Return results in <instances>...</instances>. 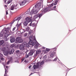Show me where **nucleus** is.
I'll use <instances>...</instances> for the list:
<instances>
[{"label": "nucleus", "instance_id": "1", "mask_svg": "<svg viewBox=\"0 0 76 76\" xmlns=\"http://www.w3.org/2000/svg\"><path fill=\"white\" fill-rule=\"evenodd\" d=\"M29 39H30V41L28 43L30 45H31L32 46H34V45H35L34 42L35 43V44H36V45H39V43L37 42V40H36L35 39H34L32 37H29ZM32 41L34 42H32Z\"/></svg>", "mask_w": 76, "mask_h": 76}, {"label": "nucleus", "instance_id": "2", "mask_svg": "<svg viewBox=\"0 0 76 76\" xmlns=\"http://www.w3.org/2000/svg\"><path fill=\"white\" fill-rule=\"evenodd\" d=\"M2 51H3V53L5 56H7L9 52V48L7 47L5 48H3L1 49Z\"/></svg>", "mask_w": 76, "mask_h": 76}, {"label": "nucleus", "instance_id": "3", "mask_svg": "<svg viewBox=\"0 0 76 76\" xmlns=\"http://www.w3.org/2000/svg\"><path fill=\"white\" fill-rule=\"evenodd\" d=\"M42 4H43V1H40L35 5L34 8H37V9L40 10L41 8V5L42 6H43Z\"/></svg>", "mask_w": 76, "mask_h": 76}, {"label": "nucleus", "instance_id": "4", "mask_svg": "<svg viewBox=\"0 0 76 76\" xmlns=\"http://www.w3.org/2000/svg\"><path fill=\"white\" fill-rule=\"evenodd\" d=\"M50 10H51V7H49L48 8H45V9H42L41 11V13H42L41 14H42V15L44 14L45 12H49V11H50Z\"/></svg>", "mask_w": 76, "mask_h": 76}, {"label": "nucleus", "instance_id": "5", "mask_svg": "<svg viewBox=\"0 0 76 76\" xmlns=\"http://www.w3.org/2000/svg\"><path fill=\"white\" fill-rule=\"evenodd\" d=\"M42 16V13H38L37 14L35 15L33 17V20H35V19H37L38 18H39V19L38 20H39V19L41 18V16Z\"/></svg>", "mask_w": 76, "mask_h": 76}, {"label": "nucleus", "instance_id": "6", "mask_svg": "<svg viewBox=\"0 0 76 76\" xmlns=\"http://www.w3.org/2000/svg\"><path fill=\"white\" fill-rule=\"evenodd\" d=\"M23 42V40L21 39L20 37H18L16 39V43H21Z\"/></svg>", "mask_w": 76, "mask_h": 76}, {"label": "nucleus", "instance_id": "7", "mask_svg": "<svg viewBox=\"0 0 76 76\" xmlns=\"http://www.w3.org/2000/svg\"><path fill=\"white\" fill-rule=\"evenodd\" d=\"M25 44L23 43V45H20V49L21 51H25V50H26V48L25 47Z\"/></svg>", "mask_w": 76, "mask_h": 76}, {"label": "nucleus", "instance_id": "8", "mask_svg": "<svg viewBox=\"0 0 76 76\" xmlns=\"http://www.w3.org/2000/svg\"><path fill=\"white\" fill-rule=\"evenodd\" d=\"M22 19V17L20 16L19 17H18L17 18H15L14 19L12 22V24H13V23H14L15 21H16L17 20H18V22L20 20V19Z\"/></svg>", "mask_w": 76, "mask_h": 76}, {"label": "nucleus", "instance_id": "9", "mask_svg": "<svg viewBox=\"0 0 76 76\" xmlns=\"http://www.w3.org/2000/svg\"><path fill=\"white\" fill-rule=\"evenodd\" d=\"M28 0H24L23 1H22L21 3H20V6H22L25 5L26 3L28 2Z\"/></svg>", "mask_w": 76, "mask_h": 76}, {"label": "nucleus", "instance_id": "10", "mask_svg": "<svg viewBox=\"0 0 76 76\" xmlns=\"http://www.w3.org/2000/svg\"><path fill=\"white\" fill-rule=\"evenodd\" d=\"M36 9L35 10H34V14H37V13H38V11H39V9H38V8H34V9Z\"/></svg>", "mask_w": 76, "mask_h": 76}, {"label": "nucleus", "instance_id": "11", "mask_svg": "<svg viewBox=\"0 0 76 76\" xmlns=\"http://www.w3.org/2000/svg\"><path fill=\"white\" fill-rule=\"evenodd\" d=\"M8 69H9V67L7 66H6V69H5V73L4 75V76H6V74H7V73L8 72Z\"/></svg>", "mask_w": 76, "mask_h": 76}, {"label": "nucleus", "instance_id": "12", "mask_svg": "<svg viewBox=\"0 0 76 76\" xmlns=\"http://www.w3.org/2000/svg\"><path fill=\"white\" fill-rule=\"evenodd\" d=\"M25 15L26 16H28L29 15H30V10H28L27 11L25 12Z\"/></svg>", "mask_w": 76, "mask_h": 76}, {"label": "nucleus", "instance_id": "13", "mask_svg": "<svg viewBox=\"0 0 76 76\" xmlns=\"http://www.w3.org/2000/svg\"><path fill=\"white\" fill-rule=\"evenodd\" d=\"M23 44H24V47H25V48H26V47H29V43L28 44H26V42H24L23 43Z\"/></svg>", "mask_w": 76, "mask_h": 76}, {"label": "nucleus", "instance_id": "14", "mask_svg": "<svg viewBox=\"0 0 76 76\" xmlns=\"http://www.w3.org/2000/svg\"><path fill=\"white\" fill-rule=\"evenodd\" d=\"M34 9H35V7H33V9L31 10V12H30V15H32V14H34Z\"/></svg>", "mask_w": 76, "mask_h": 76}, {"label": "nucleus", "instance_id": "15", "mask_svg": "<svg viewBox=\"0 0 76 76\" xmlns=\"http://www.w3.org/2000/svg\"><path fill=\"white\" fill-rule=\"evenodd\" d=\"M26 20H27V22H31V19L29 18L28 17H27L26 18Z\"/></svg>", "mask_w": 76, "mask_h": 76}, {"label": "nucleus", "instance_id": "16", "mask_svg": "<svg viewBox=\"0 0 76 76\" xmlns=\"http://www.w3.org/2000/svg\"><path fill=\"white\" fill-rule=\"evenodd\" d=\"M15 39L14 38H12L10 40V41L12 43V42H14L15 41Z\"/></svg>", "mask_w": 76, "mask_h": 76}, {"label": "nucleus", "instance_id": "17", "mask_svg": "<svg viewBox=\"0 0 76 76\" xmlns=\"http://www.w3.org/2000/svg\"><path fill=\"white\" fill-rule=\"evenodd\" d=\"M20 24H21V23H20V24H18L16 26V27L17 28V30H19V28L20 27Z\"/></svg>", "mask_w": 76, "mask_h": 76}, {"label": "nucleus", "instance_id": "18", "mask_svg": "<svg viewBox=\"0 0 76 76\" xmlns=\"http://www.w3.org/2000/svg\"><path fill=\"white\" fill-rule=\"evenodd\" d=\"M28 22L27 21H25L23 23V25L25 26H26L28 25Z\"/></svg>", "mask_w": 76, "mask_h": 76}, {"label": "nucleus", "instance_id": "19", "mask_svg": "<svg viewBox=\"0 0 76 76\" xmlns=\"http://www.w3.org/2000/svg\"><path fill=\"white\" fill-rule=\"evenodd\" d=\"M20 32L21 34H23V32H25V31L23 29H21L20 31Z\"/></svg>", "mask_w": 76, "mask_h": 76}, {"label": "nucleus", "instance_id": "20", "mask_svg": "<svg viewBox=\"0 0 76 76\" xmlns=\"http://www.w3.org/2000/svg\"><path fill=\"white\" fill-rule=\"evenodd\" d=\"M15 51V50L13 49H12L11 51H10V53H12V54H13V53H14V51Z\"/></svg>", "mask_w": 76, "mask_h": 76}, {"label": "nucleus", "instance_id": "21", "mask_svg": "<svg viewBox=\"0 0 76 76\" xmlns=\"http://www.w3.org/2000/svg\"><path fill=\"white\" fill-rule=\"evenodd\" d=\"M3 43H4V41L3 40L0 41V45H1Z\"/></svg>", "mask_w": 76, "mask_h": 76}, {"label": "nucleus", "instance_id": "22", "mask_svg": "<svg viewBox=\"0 0 76 76\" xmlns=\"http://www.w3.org/2000/svg\"><path fill=\"white\" fill-rule=\"evenodd\" d=\"M47 59V56L45 55L44 56L43 58V59L44 60H45Z\"/></svg>", "mask_w": 76, "mask_h": 76}, {"label": "nucleus", "instance_id": "23", "mask_svg": "<svg viewBox=\"0 0 76 76\" xmlns=\"http://www.w3.org/2000/svg\"><path fill=\"white\" fill-rule=\"evenodd\" d=\"M13 9H15V8L14 7V5H12L11 6V10H13Z\"/></svg>", "mask_w": 76, "mask_h": 76}, {"label": "nucleus", "instance_id": "24", "mask_svg": "<svg viewBox=\"0 0 76 76\" xmlns=\"http://www.w3.org/2000/svg\"><path fill=\"white\" fill-rule=\"evenodd\" d=\"M26 31H29V27L27 26V27L26 28Z\"/></svg>", "mask_w": 76, "mask_h": 76}, {"label": "nucleus", "instance_id": "25", "mask_svg": "<svg viewBox=\"0 0 76 76\" xmlns=\"http://www.w3.org/2000/svg\"><path fill=\"white\" fill-rule=\"evenodd\" d=\"M28 56H32V55H33V53H32L31 52H30L28 54Z\"/></svg>", "mask_w": 76, "mask_h": 76}, {"label": "nucleus", "instance_id": "26", "mask_svg": "<svg viewBox=\"0 0 76 76\" xmlns=\"http://www.w3.org/2000/svg\"><path fill=\"white\" fill-rule=\"evenodd\" d=\"M40 53H41V52L39 50H37L36 51V54H39Z\"/></svg>", "mask_w": 76, "mask_h": 76}, {"label": "nucleus", "instance_id": "27", "mask_svg": "<svg viewBox=\"0 0 76 76\" xmlns=\"http://www.w3.org/2000/svg\"><path fill=\"white\" fill-rule=\"evenodd\" d=\"M44 61H42L41 62L40 64V66H42V64H44Z\"/></svg>", "mask_w": 76, "mask_h": 76}, {"label": "nucleus", "instance_id": "28", "mask_svg": "<svg viewBox=\"0 0 76 76\" xmlns=\"http://www.w3.org/2000/svg\"><path fill=\"white\" fill-rule=\"evenodd\" d=\"M30 52L31 53H33V54H34V52H35V50H31Z\"/></svg>", "mask_w": 76, "mask_h": 76}, {"label": "nucleus", "instance_id": "29", "mask_svg": "<svg viewBox=\"0 0 76 76\" xmlns=\"http://www.w3.org/2000/svg\"><path fill=\"white\" fill-rule=\"evenodd\" d=\"M7 37H8V34H5L4 35L5 38H7Z\"/></svg>", "mask_w": 76, "mask_h": 76}, {"label": "nucleus", "instance_id": "30", "mask_svg": "<svg viewBox=\"0 0 76 76\" xmlns=\"http://www.w3.org/2000/svg\"><path fill=\"white\" fill-rule=\"evenodd\" d=\"M14 9H18L17 5H14Z\"/></svg>", "mask_w": 76, "mask_h": 76}, {"label": "nucleus", "instance_id": "31", "mask_svg": "<svg viewBox=\"0 0 76 76\" xmlns=\"http://www.w3.org/2000/svg\"><path fill=\"white\" fill-rule=\"evenodd\" d=\"M57 3H58V1H56L54 3V5L55 6V5H56V4H57Z\"/></svg>", "mask_w": 76, "mask_h": 76}, {"label": "nucleus", "instance_id": "32", "mask_svg": "<svg viewBox=\"0 0 76 76\" xmlns=\"http://www.w3.org/2000/svg\"><path fill=\"white\" fill-rule=\"evenodd\" d=\"M6 28H4V32L5 34H6Z\"/></svg>", "mask_w": 76, "mask_h": 76}, {"label": "nucleus", "instance_id": "33", "mask_svg": "<svg viewBox=\"0 0 76 76\" xmlns=\"http://www.w3.org/2000/svg\"><path fill=\"white\" fill-rule=\"evenodd\" d=\"M37 66L36 65H34L33 67H34V69H37Z\"/></svg>", "mask_w": 76, "mask_h": 76}, {"label": "nucleus", "instance_id": "34", "mask_svg": "<svg viewBox=\"0 0 76 76\" xmlns=\"http://www.w3.org/2000/svg\"><path fill=\"white\" fill-rule=\"evenodd\" d=\"M32 25V26H33V27H34V26H35V23H33Z\"/></svg>", "mask_w": 76, "mask_h": 76}, {"label": "nucleus", "instance_id": "35", "mask_svg": "<svg viewBox=\"0 0 76 76\" xmlns=\"http://www.w3.org/2000/svg\"><path fill=\"white\" fill-rule=\"evenodd\" d=\"M50 57H53V56H54V54L52 53V54H50Z\"/></svg>", "mask_w": 76, "mask_h": 76}, {"label": "nucleus", "instance_id": "36", "mask_svg": "<svg viewBox=\"0 0 76 76\" xmlns=\"http://www.w3.org/2000/svg\"><path fill=\"white\" fill-rule=\"evenodd\" d=\"M11 2V1L10 0H8L7 1V4H9V3H10V2Z\"/></svg>", "mask_w": 76, "mask_h": 76}, {"label": "nucleus", "instance_id": "37", "mask_svg": "<svg viewBox=\"0 0 76 76\" xmlns=\"http://www.w3.org/2000/svg\"><path fill=\"white\" fill-rule=\"evenodd\" d=\"M28 57H29V55H28L27 54H26V58H28Z\"/></svg>", "mask_w": 76, "mask_h": 76}, {"label": "nucleus", "instance_id": "38", "mask_svg": "<svg viewBox=\"0 0 76 76\" xmlns=\"http://www.w3.org/2000/svg\"><path fill=\"white\" fill-rule=\"evenodd\" d=\"M32 31H30L29 32H28V34L29 35H31V34H32Z\"/></svg>", "mask_w": 76, "mask_h": 76}, {"label": "nucleus", "instance_id": "39", "mask_svg": "<svg viewBox=\"0 0 76 76\" xmlns=\"http://www.w3.org/2000/svg\"><path fill=\"white\" fill-rule=\"evenodd\" d=\"M14 46H15V45L12 44V45H11L10 47L11 48H13V47Z\"/></svg>", "mask_w": 76, "mask_h": 76}, {"label": "nucleus", "instance_id": "40", "mask_svg": "<svg viewBox=\"0 0 76 76\" xmlns=\"http://www.w3.org/2000/svg\"><path fill=\"white\" fill-rule=\"evenodd\" d=\"M28 35V33H25L24 34V37H26V36H27V35Z\"/></svg>", "mask_w": 76, "mask_h": 76}, {"label": "nucleus", "instance_id": "41", "mask_svg": "<svg viewBox=\"0 0 76 76\" xmlns=\"http://www.w3.org/2000/svg\"><path fill=\"white\" fill-rule=\"evenodd\" d=\"M46 51H50V49H46Z\"/></svg>", "mask_w": 76, "mask_h": 76}, {"label": "nucleus", "instance_id": "42", "mask_svg": "<svg viewBox=\"0 0 76 76\" xmlns=\"http://www.w3.org/2000/svg\"><path fill=\"white\" fill-rule=\"evenodd\" d=\"M20 52V51L19 50H17L16 51V53H17L18 54V53H19V52Z\"/></svg>", "mask_w": 76, "mask_h": 76}, {"label": "nucleus", "instance_id": "43", "mask_svg": "<svg viewBox=\"0 0 76 76\" xmlns=\"http://www.w3.org/2000/svg\"><path fill=\"white\" fill-rule=\"evenodd\" d=\"M3 54H2L1 53H0V57H3Z\"/></svg>", "mask_w": 76, "mask_h": 76}, {"label": "nucleus", "instance_id": "44", "mask_svg": "<svg viewBox=\"0 0 76 76\" xmlns=\"http://www.w3.org/2000/svg\"><path fill=\"white\" fill-rule=\"evenodd\" d=\"M0 59L1 60H3V61L4 60V59L3 58H1Z\"/></svg>", "mask_w": 76, "mask_h": 76}, {"label": "nucleus", "instance_id": "45", "mask_svg": "<svg viewBox=\"0 0 76 76\" xmlns=\"http://www.w3.org/2000/svg\"><path fill=\"white\" fill-rule=\"evenodd\" d=\"M53 5H54V3L52 4H51L50 5V7H52V6H53Z\"/></svg>", "mask_w": 76, "mask_h": 76}, {"label": "nucleus", "instance_id": "46", "mask_svg": "<svg viewBox=\"0 0 76 76\" xmlns=\"http://www.w3.org/2000/svg\"><path fill=\"white\" fill-rule=\"evenodd\" d=\"M37 54H34V57H37Z\"/></svg>", "mask_w": 76, "mask_h": 76}, {"label": "nucleus", "instance_id": "47", "mask_svg": "<svg viewBox=\"0 0 76 76\" xmlns=\"http://www.w3.org/2000/svg\"><path fill=\"white\" fill-rule=\"evenodd\" d=\"M10 61H12V57H11L10 58Z\"/></svg>", "mask_w": 76, "mask_h": 76}, {"label": "nucleus", "instance_id": "48", "mask_svg": "<svg viewBox=\"0 0 76 76\" xmlns=\"http://www.w3.org/2000/svg\"><path fill=\"white\" fill-rule=\"evenodd\" d=\"M37 69H38V68H39V65H37Z\"/></svg>", "mask_w": 76, "mask_h": 76}, {"label": "nucleus", "instance_id": "49", "mask_svg": "<svg viewBox=\"0 0 76 76\" xmlns=\"http://www.w3.org/2000/svg\"><path fill=\"white\" fill-rule=\"evenodd\" d=\"M6 33L9 32V31L7 30V29L6 28Z\"/></svg>", "mask_w": 76, "mask_h": 76}, {"label": "nucleus", "instance_id": "50", "mask_svg": "<svg viewBox=\"0 0 76 76\" xmlns=\"http://www.w3.org/2000/svg\"><path fill=\"white\" fill-rule=\"evenodd\" d=\"M25 60V58H22V61H23V60Z\"/></svg>", "mask_w": 76, "mask_h": 76}, {"label": "nucleus", "instance_id": "51", "mask_svg": "<svg viewBox=\"0 0 76 76\" xmlns=\"http://www.w3.org/2000/svg\"><path fill=\"white\" fill-rule=\"evenodd\" d=\"M57 58H55V59L53 60V61H56Z\"/></svg>", "mask_w": 76, "mask_h": 76}, {"label": "nucleus", "instance_id": "52", "mask_svg": "<svg viewBox=\"0 0 76 76\" xmlns=\"http://www.w3.org/2000/svg\"><path fill=\"white\" fill-rule=\"evenodd\" d=\"M56 8V6H54L53 7V9H55Z\"/></svg>", "mask_w": 76, "mask_h": 76}, {"label": "nucleus", "instance_id": "53", "mask_svg": "<svg viewBox=\"0 0 76 76\" xmlns=\"http://www.w3.org/2000/svg\"><path fill=\"white\" fill-rule=\"evenodd\" d=\"M15 28H16L15 27L13 29V31H15Z\"/></svg>", "mask_w": 76, "mask_h": 76}, {"label": "nucleus", "instance_id": "54", "mask_svg": "<svg viewBox=\"0 0 76 76\" xmlns=\"http://www.w3.org/2000/svg\"><path fill=\"white\" fill-rule=\"evenodd\" d=\"M9 63H10V62H9V61H8L7 63V64H9Z\"/></svg>", "mask_w": 76, "mask_h": 76}, {"label": "nucleus", "instance_id": "55", "mask_svg": "<svg viewBox=\"0 0 76 76\" xmlns=\"http://www.w3.org/2000/svg\"><path fill=\"white\" fill-rule=\"evenodd\" d=\"M32 67V66L30 65L28 69H31V67Z\"/></svg>", "mask_w": 76, "mask_h": 76}, {"label": "nucleus", "instance_id": "56", "mask_svg": "<svg viewBox=\"0 0 76 76\" xmlns=\"http://www.w3.org/2000/svg\"><path fill=\"white\" fill-rule=\"evenodd\" d=\"M8 12L7 11H6V15H8Z\"/></svg>", "mask_w": 76, "mask_h": 76}, {"label": "nucleus", "instance_id": "57", "mask_svg": "<svg viewBox=\"0 0 76 76\" xmlns=\"http://www.w3.org/2000/svg\"><path fill=\"white\" fill-rule=\"evenodd\" d=\"M42 48L43 49H45V47H42Z\"/></svg>", "mask_w": 76, "mask_h": 76}, {"label": "nucleus", "instance_id": "58", "mask_svg": "<svg viewBox=\"0 0 76 76\" xmlns=\"http://www.w3.org/2000/svg\"><path fill=\"white\" fill-rule=\"evenodd\" d=\"M32 22H31V23H30V25H31L30 26H31V25H32Z\"/></svg>", "mask_w": 76, "mask_h": 76}, {"label": "nucleus", "instance_id": "59", "mask_svg": "<svg viewBox=\"0 0 76 76\" xmlns=\"http://www.w3.org/2000/svg\"><path fill=\"white\" fill-rule=\"evenodd\" d=\"M4 6L5 7H7V5H4Z\"/></svg>", "mask_w": 76, "mask_h": 76}, {"label": "nucleus", "instance_id": "60", "mask_svg": "<svg viewBox=\"0 0 76 76\" xmlns=\"http://www.w3.org/2000/svg\"><path fill=\"white\" fill-rule=\"evenodd\" d=\"M24 62H26V60H25L24 61Z\"/></svg>", "mask_w": 76, "mask_h": 76}, {"label": "nucleus", "instance_id": "61", "mask_svg": "<svg viewBox=\"0 0 76 76\" xmlns=\"http://www.w3.org/2000/svg\"><path fill=\"white\" fill-rule=\"evenodd\" d=\"M7 30H8V29H9V27H8L7 28Z\"/></svg>", "mask_w": 76, "mask_h": 76}, {"label": "nucleus", "instance_id": "62", "mask_svg": "<svg viewBox=\"0 0 76 76\" xmlns=\"http://www.w3.org/2000/svg\"><path fill=\"white\" fill-rule=\"evenodd\" d=\"M32 73H31V74L29 75V76H31V75H32Z\"/></svg>", "mask_w": 76, "mask_h": 76}, {"label": "nucleus", "instance_id": "63", "mask_svg": "<svg viewBox=\"0 0 76 76\" xmlns=\"http://www.w3.org/2000/svg\"><path fill=\"white\" fill-rule=\"evenodd\" d=\"M1 60H0V62H1Z\"/></svg>", "mask_w": 76, "mask_h": 76}, {"label": "nucleus", "instance_id": "64", "mask_svg": "<svg viewBox=\"0 0 76 76\" xmlns=\"http://www.w3.org/2000/svg\"><path fill=\"white\" fill-rule=\"evenodd\" d=\"M29 1V0H28V1Z\"/></svg>", "mask_w": 76, "mask_h": 76}]
</instances>
